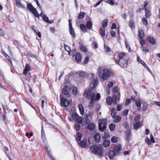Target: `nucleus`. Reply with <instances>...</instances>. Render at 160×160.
I'll return each instance as SVG.
<instances>
[{
  "mask_svg": "<svg viewBox=\"0 0 160 160\" xmlns=\"http://www.w3.org/2000/svg\"><path fill=\"white\" fill-rule=\"evenodd\" d=\"M97 72L99 78L103 80H106L110 77L111 72L107 69L99 67Z\"/></svg>",
  "mask_w": 160,
  "mask_h": 160,
  "instance_id": "1",
  "label": "nucleus"
},
{
  "mask_svg": "<svg viewBox=\"0 0 160 160\" xmlns=\"http://www.w3.org/2000/svg\"><path fill=\"white\" fill-rule=\"evenodd\" d=\"M117 94L115 95L112 98L111 97H108L106 99V102L109 105H111L113 102V104L116 105L117 102H118L120 99V93L119 92H117Z\"/></svg>",
  "mask_w": 160,
  "mask_h": 160,
  "instance_id": "2",
  "label": "nucleus"
},
{
  "mask_svg": "<svg viewBox=\"0 0 160 160\" xmlns=\"http://www.w3.org/2000/svg\"><path fill=\"white\" fill-rule=\"evenodd\" d=\"M60 98V103L62 107H66L69 105H72V99L66 97V96H62L61 95Z\"/></svg>",
  "mask_w": 160,
  "mask_h": 160,
  "instance_id": "3",
  "label": "nucleus"
},
{
  "mask_svg": "<svg viewBox=\"0 0 160 160\" xmlns=\"http://www.w3.org/2000/svg\"><path fill=\"white\" fill-rule=\"evenodd\" d=\"M91 149L94 153L98 155L100 157L103 155V149L101 145H94L91 148Z\"/></svg>",
  "mask_w": 160,
  "mask_h": 160,
  "instance_id": "4",
  "label": "nucleus"
},
{
  "mask_svg": "<svg viewBox=\"0 0 160 160\" xmlns=\"http://www.w3.org/2000/svg\"><path fill=\"white\" fill-rule=\"evenodd\" d=\"M91 81L90 83V87L91 88L94 89L98 85V79L97 76L93 73L90 74Z\"/></svg>",
  "mask_w": 160,
  "mask_h": 160,
  "instance_id": "5",
  "label": "nucleus"
},
{
  "mask_svg": "<svg viewBox=\"0 0 160 160\" xmlns=\"http://www.w3.org/2000/svg\"><path fill=\"white\" fill-rule=\"evenodd\" d=\"M84 96L90 100H94L95 92L91 89L86 90L84 91Z\"/></svg>",
  "mask_w": 160,
  "mask_h": 160,
  "instance_id": "6",
  "label": "nucleus"
},
{
  "mask_svg": "<svg viewBox=\"0 0 160 160\" xmlns=\"http://www.w3.org/2000/svg\"><path fill=\"white\" fill-rule=\"evenodd\" d=\"M118 54L121 59L120 64L119 65L123 68L126 67L128 64V60L123 59L126 56V53L124 52H121Z\"/></svg>",
  "mask_w": 160,
  "mask_h": 160,
  "instance_id": "7",
  "label": "nucleus"
},
{
  "mask_svg": "<svg viewBox=\"0 0 160 160\" xmlns=\"http://www.w3.org/2000/svg\"><path fill=\"white\" fill-rule=\"evenodd\" d=\"M107 121V119L104 118L100 119L99 120L98 127L100 131L103 132L106 129Z\"/></svg>",
  "mask_w": 160,
  "mask_h": 160,
  "instance_id": "8",
  "label": "nucleus"
},
{
  "mask_svg": "<svg viewBox=\"0 0 160 160\" xmlns=\"http://www.w3.org/2000/svg\"><path fill=\"white\" fill-rule=\"evenodd\" d=\"M28 8L35 16L36 17H39L40 14L38 12L37 10L30 3L28 4L27 6Z\"/></svg>",
  "mask_w": 160,
  "mask_h": 160,
  "instance_id": "9",
  "label": "nucleus"
},
{
  "mask_svg": "<svg viewBox=\"0 0 160 160\" xmlns=\"http://www.w3.org/2000/svg\"><path fill=\"white\" fill-rule=\"evenodd\" d=\"M72 117L74 120L76 121L78 123H81L82 122V118L81 117H79L77 113H72Z\"/></svg>",
  "mask_w": 160,
  "mask_h": 160,
  "instance_id": "10",
  "label": "nucleus"
},
{
  "mask_svg": "<svg viewBox=\"0 0 160 160\" xmlns=\"http://www.w3.org/2000/svg\"><path fill=\"white\" fill-rule=\"evenodd\" d=\"M40 16L42 18V20L44 22L48 23H52L53 22V20L49 21L48 18L44 14H42V12L40 14Z\"/></svg>",
  "mask_w": 160,
  "mask_h": 160,
  "instance_id": "11",
  "label": "nucleus"
},
{
  "mask_svg": "<svg viewBox=\"0 0 160 160\" xmlns=\"http://www.w3.org/2000/svg\"><path fill=\"white\" fill-rule=\"evenodd\" d=\"M137 61L142 64L149 71H150V70L148 68L147 65L144 62V61H142L139 56H138L137 57Z\"/></svg>",
  "mask_w": 160,
  "mask_h": 160,
  "instance_id": "12",
  "label": "nucleus"
},
{
  "mask_svg": "<svg viewBox=\"0 0 160 160\" xmlns=\"http://www.w3.org/2000/svg\"><path fill=\"white\" fill-rule=\"evenodd\" d=\"M77 74L78 75L79 77L83 78H85L87 76L86 72L83 71H79L77 72Z\"/></svg>",
  "mask_w": 160,
  "mask_h": 160,
  "instance_id": "13",
  "label": "nucleus"
},
{
  "mask_svg": "<svg viewBox=\"0 0 160 160\" xmlns=\"http://www.w3.org/2000/svg\"><path fill=\"white\" fill-rule=\"evenodd\" d=\"M80 145L82 148H84L87 146V140L86 139H84L81 141H80L78 143Z\"/></svg>",
  "mask_w": 160,
  "mask_h": 160,
  "instance_id": "14",
  "label": "nucleus"
},
{
  "mask_svg": "<svg viewBox=\"0 0 160 160\" xmlns=\"http://www.w3.org/2000/svg\"><path fill=\"white\" fill-rule=\"evenodd\" d=\"M101 139V136L99 133H96L94 136V139L95 141L97 142H99Z\"/></svg>",
  "mask_w": 160,
  "mask_h": 160,
  "instance_id": "15",
  "label": "nucleus"
},
{
  "mask_svg": "<svg viewBox=\"0 0 160 160\" xmlns=\"http://www.w3.org/2000/svg\"><path fill=\"white\" fill-rule=\"evenodd\" d=\"M107 155L109 158L112 159L115 156L116 154L113 151L111 150L108 152Z\"/></svg>",
  "mask_w": 160,
  "mask_h": 160,
  "instance_id": "16",
  "label": "nucleus"
},
{
  "mask_svg": "<svg viewBox=\"0 0 160 160\" xmlns=\"http://www.w3.org/2000/svg\"><path fill=\"white\" fill-rule=\"evenodd\" d=\"M114 59L115 60V62L117 64H120L121 59L118 54H115L114 56Z\"/></svg>",
  "mask_w": 160,
  "mask_h": 160,
  "instance_id": "17",
  "label": "nucleus"
},
{
  "mask_svg": "<svg viewBox=\"0 0 160 160\" xmlns=\"http://www.w3.org/2000/svg\"><path fill=\"white\" fill-rule=\"evenodd\" d=\"M75 59L77 62H80L81 60V55L79 52H77L75 55Z\"/></svg>",
  "mask_w": 160,
  "mask_h": 160,
  "instance_id": "18",
  "label": "nucleus"
},
{
  "mask_svg": "<svg viewBox=\"0 0 160 160\" xmlns=\"http://www.w3.org/2000/svg\"><path fill=\"white\" fill-rule=\"evenodd\" d=\"M78 108L80 114L81 115L84 114L85 112L83 106L82 104H79L78 105Z\"/></svg>",
  "mask_w": 160,
  "mask_h": 160,
  "instance_id": "19",
  "label": "nucleus"
},
{
  "mask_svg": "<svg viewBox=\"0 0 160 160\" xmlns=\"http://www.w3.org/2000/svg\"><path fill=\"white\" fill-rule=\"evenodd\" d=\"M70 88L68 86H66L62 89V92L65 95L68 94Z\"/></svg>",
  "mask_w": 160,
  "mask_h": 160,
  "instance_id": "20",
  "label": "nucleus"
},
{
  "mask_svg": "<svg viewBox=\"0 0 160 160\" xmlns=\"http://www.w3.org/2000/svg\"><path fill=\"white\" fill-rule=\"evenodd\" d=\"M135 104L138 108V110H140L141 109V101L139 99H138L135 102Z\"/></svg>",
  "mask_w": 160,
  "mask_h": 160,
  "instance_id": "21",
  "label": "nucleus"
},
{
  "mask_svg": "<svg viewBox=\"0 0 160 160\" xmlns=\"http://www.w3.org/2000/svg\"><path fill=\"white\" fill-rule=\"evenodd\" d=\"M16 4L17 6L19 8H25V6L21 3L20 0H16Z\"/></svg>",
  "mask_w": 160,
  "mask_h": 160,
  "instance_id": "22",
  "label": "nucleus"
},
{
  "mask_svg": "<svg viewBox=\"0 0 160 160\" xmlns=\"http://www.w3.org/2000/svg\"><path fill=\"white\" fill-rule=\"evenodd\" d=\"M113 118V121L114 122H118L120 121L121 117L119 116H116L112 117Z\"/></svg>",
  "mask_w": 160,
  "mask_h": 160,
  "instance_id": "23",
  "label": "nucleus"
},
{
  "mask_svg": "<svg viewBox=\"0 0 160 160\" xmlns=\"http://www.w3.org/2000/svg\"><path fill=\"white\" fill-rule=\"evenodd\" d=\"M95 128V125L93 123H90L88 126V128L90 130H94Z\"/></svg>",
  "mask_w": 160,
  "mask_h": 160,
  "instance_id": "24",
  "label": "nucleus"
},
{
  "mask_svg": "<svg viewBox=\"0 0 160 160\" xmlns=\"http://www.w3.org/2000/svg\"><path fill=\"white\" fill-rule=\"evenodd\" d=\"M110 144V142L108 140H104L103 142V145L105 147H108Z\"/></svg>",
  "mask_w": 160,
  "mask_h": 160,
  "instance_id": "25",
  "label": "nucleus"
},
{
  "mask_svg": "<svg viewBox=\"0 0 160 160\" xmlns=\"http://www.w3.org/2000/svg\"><path fill=\"white\" fill-rule=\"evenodd\" d=\"M147 40L152 44H154L155 43V40L153 37H149L147 38Z\"/></svg>",
  "mask_w": 160,
  "mask_h": 160,
  "instance_id": "26",
  "label": "nucleus"
},
{
  "mask_svg": "<svg viewBox=\"0 0 160 160\" xmlns=\"http://www.w3.org/2000/svg\"><path fill=\"white\" fill-rule=\"evenodd\" d=\"M145 17L146 18H149L151 15V13L150 11L148 10L146 8H145Z\"/></svg>",
  "mask_w": 160,
  "mask_h": 160,
  "instance_id": "27",
  "label": "nucleus"
},
{
  "mask_svg": "<svg viewBox=\"0 0 160 160\" xmlns=\"http://www.w3.org/2000/svg\"><path fill=\"white\" fill-rule=\"evenodd\" d=\"M144 35V33L142 30H139L138 31V36L140 39H142Z\"/></svg>",
  "mask_w": 160,
  "mask_h": 160,
  "instance_id": "28",
  "label": "nucleus"
},
{
  "mask_svg": "<svg viewBox=\"0 0 160 160\" xmlns=\"http://www.w3.org/2000/svg\"><path fill=\"white\" fill-rule=\"evenodd\" d=\"M94 100H90L88 104V107L90 109H92L94 105Z\"/></svg>",
  "mask_w": 160,
  "mask_h": 160,
  "instance_id": "29",
  "label": "nucleus"
},
{
  "mask_svg": "<svg viewBox=\"0 0 160 160\" xmlns=\"http://www.w3.org/2000/svg\"><path fill=\"white\" fill-rule=\"evenodd\" d=\"M80 28L82 32H86L87 29L86 25L84 24H81L80 25Z\"/></svg>",
  "mask_w": 160,
  "mask_h": 160,
  "instance_id": "30",
  "label": "nucleus"
},
{
  "mask_svg": "<svg viewBox=\"0 0 160 160\" xmlns=\"http://www.w3.org/2000/svg\"><path fill=\"white\" fill-rule=\"evenodd\" d=\"M82 137V135L81 133L78 132L77 134L76 135V139L78 143V142L80 141V140Z\"/></svg>",
  "mask_w": 160,
  "mask_h": 160,
  "instance_id": "31",
  "label": "nucleus"
},
{
  "mask_svg": "<svg viewBox=\"0 0 160 160\" xmlns=\"http://www.w3.org/2000/svg\"><path fill=\"white\" fill-rule=\"evenodd\" d=\"M87 28L90 29H91L92 27V23L90 21H88L86 23Z\"/></svg>",
  "mask_w": 160,
  "mask_h": 160,
  "instance_id": "32",
  "label": "nucleus"
},
{
  "mask_svg": "<svg viewBox=\"0 0 160 160\" xmlns=\"http://www.w3.org/2000/svg\"><path fill=\"white\" fill-rule=\"evenodd\" d=\"M108 21L107 20H103L102 22V27L103 28H106L108 25Z\"/></svg>",
  "mask_w": 160,
  "mask_h": 160,
  "instance_id": "33",
  "label": "nucleus"
},
{
  "mask_svg": "<svg viewBox=\"0 0 160 160\" xmlns=\"http://www.w3.org/2000/svg\"><path fill=\"white\" fill-rule=\"evenodd\" d=\"M85 13L83 12H80L78 15V19H81L84 18Z\"/></svg>",
  "mask_w": 160,
  "mask_h": 160,
  "instance_id": "34",
  "label": "nucleus"
},
{
  "mask_svg": "<svg viewBox=\"0 0 160 160\" xmlns=\"http://www.w3.org/2000/svg\"><path fill=\"white\" fill-rule=\"evenodd\" d=\"M72 93L74 95H76L78 93V91L77 88L74 87L72 88Z\"/></svg>",
  "mask_w": 160,
  "mask_h": 160,
  "instance_id": "35",
  "label": "nucleus"
},
{
  "mask_svg": "<svg viewBox=\"0 0 160 160\" xmlns=\"http://www.w3.org/2000/svg\"><path fill=\"white\" fill-rule=\"evenodd\" d=\"M111 116L112 117H114L116 114V111L114 108H112L111 110Z\"/></svg>",
  "mask_w": 160,
  "mask_h": 160,
  "instance_id": "36",
  "label": "nucleus"
},
{
  "mask_svg": "<svg viewBox=\"0 0 160 160\" xmlns=\"http://www.w3.org/2000/svg\"><path fill=\"white\" fill-rule=\"evenodd\" d=\"M100 33L102 36H105V28H101Z\"/></svg>",
  "mask_w": 160,
  "mask_h": 160,
  "instance_id": "37",
  "label": "nucleus"
},
{
  "mask_svg": "<svg viewBox=\"0 0 160 160\" xmlns=\"http://www.w3.org/2000/svg\"><path fill=\"white\" fill-rule=\"evenodd\" d=\"M118 138L115 136L112 137L111 139V141L113 143H116L118 142Z\"/></svg>",
  "mask_w": 160,
  "mask_h": 160,
  "instance_id": "38",
  "label": "nucleus"
},
{
  "mask_svg": "<svg viewBox=\"0 0 160 160\" xmlns=\"http://www.w3.org/2000/svg\"><path fill=\"white\" fill-rule=\"evenodd\" d=\"M70 32L71 34L72 35L73 38L75 37V34L74 33V31L73 28H69Z\"/></svg>",
  "mask_w": 160,
  "mask_h": 160,
  "instance_id": "39",
  "label": "nucleus"
},
{
  "mask_svg": "<svg viewBox=\"0 0 160 160\" xmlns=\"http://www.w3.org/2000/svg\"><path fill=\"white\" fill-rule=\"evenodd\" d=\"M80 48L81 50L84 52H86L88 51L87 48L83 45L81 46Z\"/></svg>",
  "mask_w": 160,
  "mask_h": 160,
  "instance_id": "40",
  "label": "nucleus"
},
{
  "mask_svg": "<svg viewBox=\"0 0 160 160\" xmlns=\"http://www.w3.org/2000/svg\"><path fill=\"white\" fill-rule=\"evenodd\" d=\"M142 122H136L135 124L134 125V128L135 129H138L139 126H140V125L141 124Z\"/></svg>",
  "mask_w": 160,
  "mask_h": 160,
  "instance_id": "41",
  "label": "nucleus"
},
{
  "mask_svg": "<svg viewBox=\"0 0 160 160\" xmlns=\"http://www.w3.org/2000/svg\"><path fill=\"white\" fill-rule=\"evenodd\" d=\"M115 125L113 123L111 124L109 126V128L111 131H113L115 129Z\"/></svg>",
  "mask_w": 160,
  "mask_h": 160,
  "instance_id": "42",
  "label": "nucleus"
},
{
  "mask_svg": "<svg viewBox=\"0 0 160 160\" xmlns=\"http://www.w3.org/2000/svg\"><path fill=\"white\" fill-rule=\"evenodd\" d=\"M121 149V146H117L114 147V150L116 152L120 151Z\"/></svg>",
  "mask_w": 160,
  "mask_h": 160,
  "instance_id": "43",
  "label": "nucleus"
},
{
  "mask_svg": "<svg viewBox=\"0 0 160 160\" xmlns=\"http://www.w3.org/2000/svg\"><path fill=\"white\" fill-rule=\"evenodd\" d=\"M115 0H107L106 2L111 5H113L115 3Z\"/></svg>",
  "mask_w": 160,
  "mask_h": 160,
  "instance_id": "44",
  "label": "nucleus"
},
{
  "mask_svg": "<svg viewBox=\"0 0 160 160\" xmlns=\"http://www.w3.org/2000/svg\"><path fill=\"white\" fill-rule=\"evenodd\" d=\"M140 115H137L135 118L134 120L136 122H141L140 120Z\"/></svg>",
  "mask_w": 160,
  "mask_h": 160,
  "instance_id": "45",
  "label": "nucleus"
},
{
  "mask_svg": "<svg viewBox=\"0 0 160 160\" xmlns=\"http://www.w3.org/2000/svg\"><path fill=\"white\" fill-rule=\"evenodd\" d=\"M134 22L132 20L129 21V24L130 27L131 28H133L134 27Z\"/></svg>",
  "mask_w": 160,
  "mask_h": 160,
  "instance_id": "46",
  "label": "nucleus"
},
{
  "mask_svg": "<svg viewBox=\"0 0 160 160\" xmlns=\"http://www.w3.org/2000/svg\"><path fill=\"white\" fill-rule=\"evenodd\" d=\"M74 127L77 131H78L80 128L81 126L78 124H76L74 125Z\"/></svg>",
  "mask_w": 160,
  "mask_h": 160,
  "instance_id": "47",
  "label": "nucleus"
},
{
  "mask_svg": "<svg viewBox=\"0 0 160 160\" xmlns=\"http://www.w3.org/2000/svg\"><path fill=\"white\" fill-rule=\"evenodd\" d=\"M100 98V95L99 93H98L96 95V97H95L94 101H96V100H99Z\"/></svg>",
  "mask_w": 160,
  "mask_h": 160,
  "instance_id": "48",
  "label": "nucleus"
},
{
  "mask_svg": "<svg viewBox=\"0 0 160 160\" xmlns=\"http://www.w3.org/2000/svg\"><path fill=\"white\" fill-rule=\"evenodd\" d=\"M64 47L65 49L66 50V51H67L68 52L69 54L70 55V52H69L70 51V48L69 47L67 46L66 45H64Z\"/></svg>",
  "mask_w": 160,
  "mask_h": 160,
  "instance_id": "49",
  "label": "nucleus"
},
{
  "mask_svg": "<svg viewBox=\"0 0 160 160\" xmlns=\"http://www.w3.org/2000/svg\"><path fill=\"white\" fill-rule=\"evenodd\" d=\"M104 48L106 52H109L110 51V48L105 44H104Z\"/></svg>",
  "mask_w": 160,
  "mask_h": 160,
  "instance_id": "50",
  "label": "nucleus"
},
{
  "mask_svg": "<svg viewBox=\"0 0 160 160\" xmlns=\"http://www.w3.org/2000/svg\"><path fill=\"white\" fill-rule=\"evenodd\" d=\"M128 112L129 111L128 110H125L122 113V116H126L128 115Z\"/></svg>",
  "mask_w": 160,
  "mask_h": 160,
  "instance_id": "51",
  "label": "nucleus"
},
{
  "mask_svg": "<svg viewBox=\"0 0 160 160\" xmlns=\"http://www.w3.org/2000/svg\"><path fill=\"white\" fill-rule=\"evenodd\" d=\"M142 21L143 22V24H144L145 25H147L148 24V22L146 20V19L145 18H143L142 19Z\"/></svg>",
  "mask_w": 160,
  "mask_h": 160,
  "instance_id": "52",
  "label": "nucleus"
},
{
  "mask_svg": "<svg viewBox=\"0 0 160 160\" xmlns=\"http://www.w3.org/2000/svg\"><path fill=\"white\" fill-rule=\"evenodd\" d=\"M146 142L148 145L151 144V142L149 138L148 137H146L145 139Z\"/></svg>",
  "mask_w": 160,
  "mask_h": 160,
  "instance_id": "53",
  "label": "nucleus"
},
{
  "mask_svg": "<svg viewBox=\"0 0 160 160\" xmlns=\"http://www.w3.org/2000/svg\"><path fill=\"white\" fill-rule=\"evenodd\" d=\"M117 87L116 86H114L112 88V91L113 92H116L115 95L117 94V92H119L118 91H117Z\"/></svg>",
  "mask_w": 160,
  "mask_h": 160,
  "instance_id": "54",
  "label": "nucleus"
},
{
  "mask_svg": "<svg viewBox=\"0 0 160 160\" xmlns=\"http://www.w3.org/2000/svg\"><path fill=\"white\" fill-rule=\"evenodd\" d=\"M113 85V83L112 82H108L107 86L108 88H110L112 87Z\"/></svg>",
  "mask_w": 160,
  "mask_h": 160,
  "instance_id": "55",
  "label": "nucleus"
},
{
  "mask_svg": "<svg viewBox=\"0 0 160 160\" xmlns=\"http://www.w3.org/2000/svg\"><path fill=\"white\" fill-rule=\"evenodd\" d=\"M89 58L88 56L86 57L85 58L84 61L83 63L84 64H87L88 62V61L89 60Z\"/></svg>",
  "mask_w": 160,
  "mask_h": 160,
  "instance_id": "56",
  "label": "nucleus"
},
{
  "mask_svg": "<svg viewBox=\"0 0 160 160\" xmlns=\"http://www.w3.org/2000/svg\"><path fill=\"white\" fill-rule=\"evenodd\" d=\"M147 104L146 103H144L143 105L142 109L143 111H145L147 110Z\"/></svg>",
  "mask_w": 160,
  "mask_h": 160,
  "instance_id": "57",
  "label": "nucleus"
},
{
  "mask_svg": "<svg viewBox=\"0 0 160 160\" xmlns=\"http://www.w3.org/2000/svg\"><path fill=\"white\" fill-rule=\"evenodd\" d=\"M109 134L108 133H104V135L103 136V138L106 139L109 137Z\"/></svg>",
  "mask_w": 160,
  "mask_h": 160,
  "instance_id": "58",
  "label": "nucleus"
},
{
  "mask_svg": "<svg viewBox=\"0 0 160 160\" xmlns=\"http://www.w3.org/2000/svg\"><path fill=\"white\" fill-rule=\"evenodd\" d=\"M125 44L126 47L128 49L129 52H130L131 51V49L129 47V45L128 44V43L126 41L125 42Z\"/></svg>",
  "mask_w": 160,
  "mask_h": 160,
  "instance_id": "59",
  "label": "nucleus"
},
{
  "mask_svg": "<svg viewBox=\"0 0 160 160\" xmlns=\"http://www.w3.org/2000/svg\"><path fill=\"white\" fill-rule=\"evenodd\" d=\"M139 42H140V45H141L142 47H143V45L145 43V41L144 40H143L142 39H140Z\"/></svg>",
  "mask_w": 160,
  "mask_h": 160,
  "instance_id": "60",
  "label": "nucleus"
},
{
  "mask_svg": "<svg viewBox=\"0 0 160 160\" xmlns=\"http://www.w3.org/2000/svg\"><path fill=\"white\" fill-rule=\"evenodd\" d=\"M130 102V100L128 98L126 99V102H125L124 105L125 106H128Z\"/></svg>",
  "mask_w": 160,
  "mask_h": 160,
  "instance_id": "61",
  "label": "nucleus"
},
{
  "mask_svg": "<svg viewBox=\"0 0 160 160\" xmlns=\"http://www.w3.org/2000/svg\"><path fill=\"white\" fill-rule=\"evenodd\" d=\"M150 139L151 142L152 143H154L155 142V140H154V138L152 134L150 135Z\"/></svg>",
  "mask_w": 160,
  "mask_h": 160,
  "instance_id": "62",
  "label": "nucleus"
},
{
  "mask_svg": "<svg viewBox=\"0 0 160 160\" xmlns=\"http://www.w3.org/2000/svg\"><path fill=\"white\" fill-rule=\"evenodd\" d=\"M93 114V112L92 111H90L89 112V114L88 115H86V117H92Z\"/></svg>",
  "mask_w": 160,
  "mask_h": 160,
  "instance_id": "63",
  "label": "nucleus"
},
{
  "mask_svg": "<svg viewBox=\"0 0 160 160\" xmlns=\"http://www.w3.org/2000/svg\"><path fill=\"white\" fill-rule=\"evenodd\" d=\"M122 107V105L121 104H118L117 108V109L118 111H120L121 110Z\"/></svg>",
  "mask_w": 160,
  "mask_h": 160,
  "instance_id": "64",
  "label": "nucleus"
}]
</instances>
